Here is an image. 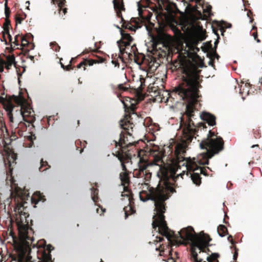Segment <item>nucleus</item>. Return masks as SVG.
<instances>
[{
    "label": "nucleus",
    "mask_w": 262,
    "mask_h": 262,
    "mask_svg": "<svg viewBox=\"0 0 262 262\" xmlns=\"http://www.w3.org/2000/svg\"><path fill=\"white\" fill-rule=\"evenodd\" d=\"M138 155L140 157L139 170L135 171V174L138 178H144L146 181H149L151 177V173L148 167L154 165H161L158 172L160 181L157 186L156 188L149 187L148 191L142 190L140 192L139 196L140 200L143 202L149 200L154 202V210L156 214L153 216L152 228L155 230L158 229L159 233L169 239L174 233L168 228L164 214L167 207L165 201L172 193L176 192L173 187V183L170 181L171 176H170L167 166H161L164 164L163 153L158 146L154 145L147 147L144 150H140Z\"/></svg>",
    "instance_id": "f257e3e1"
},
{
    "label": "nucleus",
    "mask_w": 262,
    "mask_h": 262,
    "mask_svg": "<svg viewBox=\"0 0 262 262\" xmlns=\"http://www.w3.org/2000/svg\"><path fill=\"white\" fill-rule=\"evenodd\" d=\"M196 45V42H190L178 45L176 49L178 53L177 60L174 61V64L176 67L181 69L183 75L182 82L174 88L173 92L186 103V110L181 117V122H184L186 119L189 127H196L194 135L199 136V133L202 130L206 131L207 127L203 122L196 126L192 120L195 112L199 111L198 107L201 105L199 103V98L201 97L199 89L202 88L201 83L202 81L200 75L201 71L198 70L196 64V59L199 57L197 52L200 50Z\"/></svg>",
    "instance_id": "f03ea898"
},
{
    "label": "nucleus",
    "mask_w": 262,
    "mask_h": 262,
    "mask_svg": "<svg viewBox=\"0 0 262 262\" xmlns=\"http://www.w3.org/2000/svg\"><path fill=\"white\" fill-rule=\"evenodd\" d=\"M28 196H23L16 193L14 197L15 207L14 211L17 213L16 216V223L18 232V238L13 237L14 248L17 253L19 261H22L27 255L28 259L30 258L31 245L34 240L31 234L33 229L30 227L32 225V220L29 219V214L26 206L28 203L25 201Z\"/></svg>",
    "instance_id": "7ed1b4c3"
},
{
    "label": "nucleus",
    "mask_w": 262,
    "mask_h": 262,
    "mask_svg": "<svg viewBox=\"0 0 262 262\" xmlns=\"http://www.w3.org/2000/svg\"><path fill=\"white\" fill-rule=\"evenodd\" d=\"M187 145L185 142L178 143L176 145L174 149V157L172 160L171 165L167 166L168 170L170 173V176H171L172 181L176 182V179L179 176L182 178L183 176L185 174V170H183L182 172L178 174L175 177V174L178 169H180L181 166H185L187 170V175H188V172L194 171L196 170H200V173L205 176H207V170L205 168L201 167L200 165H204V164H200L197 161L202 159L200 155L196 159L190 158H186L184 155L186 153Z\"/></svg>",
    "instance_id": "20e7f679"
},
{
    "label": "nucleus",
    "mask_w": 262,
    "mask_h": 262,
    "mask_svg": "<svg viewBox=\"0 0 262 262\" xmlns=\"http://www.w3.org/2000/svg\"><path fill=\"white\" fill-rule=\"evenodd\" d=\"M142 3L147 4L148 1L141 0V2L138 3V10L139 17H132L130 21L127 22L123 18L121 13L122 11L125 10L123 0H113L114 9L117 17L121 19L123 28L134 31L137 29L140 28L143 25L147 28L146 24L150 22V18L152 13L146 10L147 7L143 5Z\"/></svg>",
    "instance_id": "39448f33"
},
{
    "label": "nucleus",
    "mask_w": 262,
    "mask_h": 262,
    "mask_svg": "<svg viewBox=\"0 0 262 262\" xmlns=\"http://www.w3.org/2000/svg\"><path fill=\"white\" fill-rule=\"evenodd\" d=\"M200 147L201 149H205L206 151L200 154L203 159L199 160L197 162L200 164H208L209 159L224 150V141L217 134L209 130L207 138L200 143Z\"/></svg>",
    "instance_id": "423d86ee"
},
{
    "label": "nucleus",
    "mask_w": 262,
    "mask_h": 262,
    "mask_svg": "<svg viewBox=\"0 0 262 262\" xmlns=\"http://www.w3.org/2000/svg\"><path fill=\"white\" fill-rule=\"evenodd\" d=\"M180 236L186 244H189L190 246V250L194 249L196 251L198 248L199 253H208L210 251L208 246L211 238L208 234L204 232L196 234L191 226L183 228L179 232Z\"/></svg>",
    "instance_id": "0eeeda50"
},
{
    "label": "nucleus",
    "mask_w": 262,
    "mask_h": 262,
    "mask_svg": "<svg viewBox=\"0 0 262 262\" xmlns=\"http://www.w3.org/2000/svg\"><path fill=\"white\" fill-rule=\"evenodd\" d=\"M121 39L117 41V43L120 51L121 55L119 57L122 61L123 60L122 57L125 53L127 54L129 59L134 60V62L139 65H141L143 61V55L139 53L133 55L132 53H128L129 50L128 47L130 46V43L133 41V38L128 33H125L121 31Z\"/></svg>",
    "instance_id": "6e6552de"
},
{
    "label": "nucleus",
    "mask_w": 262,
    "mask_h": 262,
    "mask_svg": "<svg viewBox=\"0 0 262 262\" xmlns=\"http://www.w3.org/2000/svg\"><path fill=\"white\" fill-rule=\"evenodd\" d=\"M13 134H17L19 137L23 136L24 132L27 130V125L22 119L21 113L13 112L8 116Z\"/></svg>",
    "instance_id": "1a4fd4ad"
},
{
    "label": "nucleus",
    "mask_w": 262,
    "mask_h": 262,
    "mask_svg": "<svg viewBox=\"0 0 262 262\" xmlns=\"http://www.w3.org/2000/svg\"><path fill=\"white\" fill-rule=\"evenodd\" d=\"M24 101V98L19 96L13 95L8 98L0 97V102L3 104L4 109L7 112V116L14 111L15 107H14L15 104H20Z\"/></svg>",
    "instance_id": "9d476101"
},
{
    "label": "nucleus",
    "mask_w": 262,
    "mask_h": 262,
    "mask_svg": "<svg viewBox=\"0 0 262 262\" xmlns=\"http://www.w3.org/2000/svg\"><path fill=\"white\" fill-rule=\"evenodd\" d=\"M15 104V110L13 114H16L17 112L21 113L23 121L29 124L32 123L35 120L34 112L30 106H24L22 104Z\"/></svg>",
    "instance_id": "9b49d317"
},
{
    "label": "nucleus",
    "mask_w": 262,
    "mask_h": 262,
    "mask_svg": "<svg viewBox=\"0 0 262 262\" xmlns=\"http://www.w3.org/2000/svg\"><path fill=\"white\" fill-rule=\"evenodd\" d=\"M122 196H126L129 202L128 206L124 207L123 210L125 213V218L134 213L136 210L134 207L133 194L132 191L127 188V186H124V191L122 193Z\"/></svg>",
    "instance_id": "f8f14e48"
},
{
    "label": "nucleus",
    "mask_w": 262,
    "mask_h": 262,
    "mask_svg": "<svg viewBox=\"0 0 262 262\" xmlns=\"http://www.w3.org/2000/svg\"><path fill=\"white\" fill-rule=\"evenodd\" d=\"M127 136H129L127 133L122 132L120 134V138L118 142L114 140V142L115 144V147H117L119 146V150L118 151L120 152L128 153L127 148L134 145L135 143L133 141H130L128 139Z\"/></svg>",
    "instance_id": "ddd939ff"
},
{
    "label": "nucleus",
    "mask_w": 262,
    "mask_h": 262,
    "mask_svg": "<svg viewBox=\"0 0 262 262\" xmlns=\"http://www.w3.org/2000/svg\"><path fill=\"white\" fill-rule=\"evenodd\" d=\"M132 117L130 114H126L124 118L120 121V125L121 127L127 133L129 137L132 136L131 133L129 130L130 129L133 131L134 126V124L131 122Z\"/></svg>",
    "instance_id": "4468645a"
},
{
    "label": "nucleus",
    "mask_w": 262,
    "mask_h": 262,
    "mask_svg": "<svg viewBox=\"0 0 262 262\" xmlns=\"http://www.w3.org/2000/svg\"><path fill=\"white\" fill-rule=\"evenodd\" d=\"M125 111L128 114L134 113L136 109V101L130 97H125L122 101Z\"/></svg>",
    "instance_id": "2eb2a0df"
},
{
    "label": "nucleus",
    "mask_w": 262,
    "mask_h": 262,
    "mask_svg": "<svg viewBox=\"0 0 262 262\" xmlns=\"http://www.w3.org/2000/svg\"><path fill=\"white\" fill-rule=\"evenodd\" d=\"M115 156L118 158L120 162L123 172H128L127 168L125 166V163H127L131 161L132 155L129 153H122L119 151H117L116 154H114Z\"/></svg>",
    "instance_id": "dca6fc26"
},
{
    "label": "nucleus",
    "mask_w": 262,
    "mask_h": 262,
    "mask_svg": "<svg viewBox=\"0 0 262 262\" xmlns=\"http://www.w3.org/2000/svg\"><path fill=\"white\" fill-rule=\"evenodd\" d=\"M200 117L202 120L210 126H214L216 124L215 116L209 113L203 112L201 114Z\"/></svg>",
    "instance_id": "f3484780"
},
{
    "label": "nucleus",
    "mask_w": 262,
    "mask_h": 262,
    "mask_svg": "<svg viewBox=\"0 0 262 262\" xmlns=\"http://www.w3.org/2000/svg\"><path fill=\"white\" fill-rule=\"evenodd\" d=\"M104 61V59L103 58H100L99 60H95V59H84L77 66V69H80L81 67L83 68V70H86V67L89 66H93L94 63H102Z\"/></svg>",
    "instance_id": "a211bd4d"
},
{
    "label": "nucleus",
    "mask_w": 262,
    "mask_h": 262,
    "mask_svg": "<svg viewBox=\"0 0 262 262\" xmlns=\"http://www.w3.org/2000/svg\"><path fill=\"white\" fill-rule=\"evenodd\" d=\"M66 2V0L52 1V3L53 4H55L56 3L57 4L59 14H61V13H62L63 15H65L67 13V8H64Z\"/></svg>",
    "instance_id": "6ab92c4d"
},
{
    "label": "nucleus",
    "mask_w": 262,
    "mask_h": 262,
    "mask_svg": "<svg viewBox=\"0 0 262 262\" xmlns=\"http://www.w3.org/2000/svg\"><path fill=\"white\" fill-rule=\"evenodd\" d=\"M31 200L32 203L36 205L39 201L43 202L46 200V199L42 193H40L39 191H36L34 192Z\"/></svg>",
    "instance_id": "aec40b11"
},
{
    "label": "nucleus",
    "mask_w": 262,
    "mask_h": 262,
    "mask_svg": "<svg viewBox=\"0 0 262 262\" xmlns=\"http://www.w3.org/2000/svg\"><path fill=\"white\" fill-rule=\"evenodd\" d=\"M27 17L26 14L22 10H19L17 12L15 15V20L16 24V27L18 24H21L23 20H24Z\"/></svg>",
    "instance_id": "412c9836"
},
{
    "label": "nucleus",
    "mask_w": 262,
    "mask_h": 262,
    "mask_svg": "<svg viewBox=\"0 0 262 262\" xmlns=\"http://www.w3.org/2000/svg\"><path fill=\"white\" fill-rule=\"evenodd\" d=\"M121 184L123 186H127L129 184V177L128 172H122L120 174Z\"/></svg>",
    "instance_id": "4be33fe9"
},
{
    "label": "nucleus",
    "mask_w": 262,
    "mask_h": 262,
    "mask_svg": "<svg viewBox=\"0 0 262 262\" xmlns=\"http://www.w3.org/2000/svg\"><path fill=\"white\" fill-rule=\"evenodd\" d=\"M15 63V56L14 55L6 56V69L9 70L12 66Z\"/></svg>",
    "instance_id": "5701e85b"
},
{
    "label": "nucleus",
    "mask_w": 262,
    "mask_h": 262,
    "mask_svg": "<svg viewBox=\"0 0 262 262\" xmlns=\"http://www.w3.org/2000/svg\"><path fill=\"white\" fill-rule=\"evenodd\" d=\"M191 179L194 184L200 186L201 184V178L199 172H193L190 175Z\"/></svg>",
    "instance_id": "b1692460"
},
{
    "label": "nucleus",
    "mask_w": 262,
    "mask_h": 262,
    "mask_svg": "<svg viewBox=\"0 0 262 262\" xmlns=\"http://www.w3.org/2000/svg\"><path fill=\"white\" fill-rule=\"evenodd\" d=\"M217 232L221 236H225L228 234V230L226 227L223 225H220L217 228Z\"/></svg>",
    "instance_id": "393cba45"
},
{
    "label": "nucleus",
    "mask_w": 262,
    "mask_h": 262,
    "mask_svg": "<svg viewBox=\"0 0 262 262\" xmlns=\"http://www.w3.org/2000/svg\"><path fill=\"white\" fill-rule=\"evenodd\" d=\"M191 253V259L193 262H203L202 258H198V254L196 251H195L194 249L190 250Z\"/></svg>",
    "instance_id": "a878e982"
},
{
    "label": "nucleus",
    "mask_w": 262,
    "mask_h": 262,
    "mask_svg": "<svg viewBox=\"0 0 262 262\" xmlns=\"http://www.w3.org/2000/svg\"><path fill=\"white\" fill-rule=\"evenodd\" d=\"M219 256L220 255L218 253H213L207 257V260L208 262H219L217 259Z\"/></svg>",
    "instance_id": "bb28decb"
},
{
    "label": "nucleus",
    "mask_w": 262,
    "mask_h": 262,
    "mask_svg": "<svg viewBox=\"0 0 262 262\" xmlns=\"http://www.w3.org/2000/svg\"><path fill=\"white\" fill-rule=\"evenodd\" d=\"M50 168V166L48 164L46 161H43L42 159L40 160V166L39 168L40 171H43Z\"/></svg>",
    "instance_id": "cd10ccee"
},
{
    "label": "nucleus",
    "mask_w": 262,
    "mask_h": 262,
    "mask_svg": "<svg viewBox=\"0 0 262 262\" xmlns=\"http://www.w3.org/2000/svg\"><path fill=\"white\" fill-rule=\"evenodd\" d=\"M251 35L253 36L254 39L257 42H260V40L258 38L257 32V27L255 24L253 25L252 30L251 31Z\"/></svg>",
    "instance_id": "c85d7f7f"
},
{
    "label": "nucleus",
    "mask_w": 262,
    "mask_h": 262,
    "mask_svg": "<svg viewBox=\"0 0 262 262\" xmlns=\"http://www.w3.org/2000/svg\"><path fill=\"white\" fill-rule=\"evenodd\" d=\"M10 28H11V21L9 18H6L5 22L3 25L4 31L8 32Z\"/></svg>",
    "instance_id": "c756f323"
},
{
    "label": "nucleus",
    "mask_w": 262,
    "mask_h": 262,
    "mask_svg": "<svg viewBox=\"0 0 262 262\" xmlns=\"http://www.w3.org/2000/svg\"><path fill=\"white\" fill-rule=\"evenodd\" d=\"M20 47L23 48L28 46L30 43L29 40L27 39L26 37H23L22 36L20 37Z\"/></svg>",
    "instance_id": "7c9ffc66"
},
{
    "label": "nucleus",
    "mask_w": 262,
    "mask_h": 262,
    "mask_svg": "<svg viewBox=\"0 0 262 262\" xmlns=\"http://www.w3.org/2000/svg\"><path fill=\"white\" fill-rule=\"evenodd\" d=\"M253 134L255 139H259L261 137V133L259 127L254 128Z\"/></svg>",
    "instance_id": "2f4dec72"
},
{
    "label": "nucleus",
    "mask_w": 262,
    "mask_h": 262,
    "mask_svg": "<svg viewBox=\"0 0 262 262\" xmlns=\"http://www.w3.org/2000/svg\"><path fill=\"white\" fill-rule=\"evenodd\" d=\"M62 60V58L60 59V63L61 65V68L65 71H70L71 70H73L75 67L72 66V64L70 63L67 66H64L61 62V60Z\"/></svg>",
    "instance_id": "473e14b6"
},
{
    "label": "nucleus",
    "mask_w": 262,
    "mask_h": 262,
    "mask_svg": "<svg viewBox=\"0 0 262 262\" xmlns=\"http://www.w3.org/2000/svg\"><path fill=\"white\" fill-rule=\"evenodd\" d=\"M11 11L9 8L8 7V2L6 1L5 3V14L6 18H9L10 15Z\"/></svg>",
    "instance_id": "72a5a7b5"
},
{
    "label": "nucleus",
    "mask_w": 262,
    "mask_h": 262,
    "mask_svg": "<svg viewBox=\"0 0 262 262\" xmlns=\"http://www.w3.org/2000/svg\"><path fill=\"white\" fill-rule=\"evenodd\" d=\"M169 4L170 2L169 0H161L160 2H159V5L162 4L163 8L167 10H168Z\"/></svg>",
    "instance_id": "f704fd0d"
},
{
    "label": "nucleus",
    "mask_w": 262,
    "mask_h": 262,
    "mask_svg": "<svg viewBox=\"0 0 262 262\" xmlns=\"http://www.w3.org/2000/svg\"><path fill=\"white\" fill-rule=\"evenodd\" d=\"M50 46L56 52H58L60 49V46L55 41L51 42Z\"/></svg>",
    "instance_id": "c9c22d12"
},
{
    "label": "nucleus",
    "mask_w": 262,
    "mask_h": 262,
    "mask_svg": "<svg viewBox=\"0 0 262 262\" xmlns=\"http://www.w3.org/2000/svg\"><path fill=\"white\" fill-rule=\"evenodd\" d=\"M211 9H212L211 6L210 5H209L206 7L205 9L204 10V13H206L205 15H207V17L211 16Z\"/></svg>",
    "instance_id": "e433bc0d"
},
{
    "label": "nucleus",
    "mask_w": 262,
    "mask_h": 262,
    "mask_svg": "<svg viewBox=\"0 0 262 262\" xmlns=\"http://www.w3.org/2000/svg\"><path fill=\"white\" fill-rule=\"evenodd\" d=\"M92 189L93 190V196H92V199L94 202H96L98 199V189L92 188Z\"/></svg>",
    "instance_id": "4c0bfd02"
},
{
    "label": "nucleus",
    "mask_w": 262,
    "mask_h": 262,
    "mask_svg": "<svg viewBox=\"0 0 262 262\" xmlns=\"http://www.w3.org/2000/svg\"><path fill=\"white\" fill-rule=\"evenodd\" d=\"M20 37H21V35L19 34H17L15 35L14 37V41L13 42V43L16 46H19V40H20Z\"/></svg>",
    "instance_id": "58836bf2"
},
{
    "label": "nucleus",
    "mask_w": 262,
    "mask_h": 262,
    "mask_svg": "<svg viewBox=\"0 0 262 262\" xmlns=\"http://www.w3.org/2000/svg\"><path fill=\"white\" fill-rule=\"evenodd\" d=\"M129 51V53H132L133 55H135L139 53L138 52V49L135 45L132 46Z\"/></svg>",
    "instance_id": "ea45409f"
},
{
    "label": "nucleus",
    "mask_w": 262,
    "mask_h": 262,
    "mask_svg": "<svg viewBox=\"0 0 262 262\" xmlns=\"http://www.w3.org/2000/svg\"><path fill=\"white\" fill-rule=\"evenodd\" d=\"M7 35L9 41H10L11 42H12V37L11 35L10 34L9 30L8 31V32L4 31L3 37H4V39H5V35Z\"/></svg>",
    "instance_id": "a19ab883"
},
{
    "label": "nucleus",
    "mask_w": 262,
    "mask_h": 262,
    "mask_svg": "<svg viewBox=\"0 0 262 262\" xmlns=\"http://www.w3.org/2000/svg\"><path fill=\"white\" fill-rule=\"evenodd\" d=\"M118 88L120 91H127L128 90V88L124 86L123 84H120L118 86Z\"/></svg>",
    "instance_id": "79ce46f5"
},
{
    "label": "nucleus",
    "mask_w": 262,
    "mask_h": 262,
    "mask_svg": "<svg viewBox=\"0 0 262 262\" xmlns=\"http://www.w3.org/2000/svg\"><path fill=\"white\" fill-rule=\"evenodd\" d=\"M43 257L47 262H50L51 260V255L50 254H45L43 255Z\"/></svg>",
    "instance_id": "37998d69"
},
{
    "label": "nucleus",
    "mask_w": 262,
    "mask_h": 262,
    "mask_svg": "<svg viewBox=\"0 0 262 262\" xmlns=\"http://www.w3.org/2000/svg\"><path fill=\"white\" fill-rule=\"evenodd\" d=\"M234 248L235 251L233 253V258L234 260H236L238 256V249L235 246H234Z\"/></svg>",
    "instance_id": "c03bdc74"
},
{
    "label": "nucleus",
    "mask_w": 262,
    "mask_h": 262,
    "mask_svg": "<svg viewBox=\"0 0 262 262\" xmlns=\"http://www.w3.org/2000/svg\"><path fill=\"white\" fill-rule=\"evenodd\" d=\"M247 15L248 17H249V18H250V22L251 23H252L254 20V19L252 17V12L250 10H249L247 12Z\"/></svg>",
    "instance_id": "a18cd8bd"
},
{
    "label": "nucleus",
    "mask_w": 262,
    "mask_h": 262,
    "mask_svg": "<svg viewBox=\"0 0 262 262\" xmlns=\"http://www.w3.org/2000/svg\"><path fill=\"white\" fill-rule=\"evenodd\" d=\"M209 55L211 56V57H212V59H213L214 58H216L217 59H219L220 58V56L216 53L215 51L211 53Z\"/></svg>",
    "instance_id": "49530a36"
},
{
    "label": "nucleus",
    "mask_w": 262,
    "mask_h": 262,
    "mask_svg": "<svg viewBox=\"0 0 262 262\" xmlns=\"http://www.w3.org/2000/svg\"><path fill=\"white\" fill-rule=\"evenodd\" d=\"M164 247L162 245H161L159 247L156 248V249L157 251H159L160 252V255H162V253L164 252Z\"/></svg>",
    "instance_id": "de8ad7c7"
},
{
    "label": "nucleus",
    "mask_w": 262,
    "mask_h": 262,
    "mask_svg": "<svg viewBox=\"0 0 262 262\" xmlns=\"http://www.w3.org/2000/svg\"><path fill=\"white\" fill-rule=\"evenodd\" d=\"M24 37H25L30 41L31 40L33 39V36L31 33H27L25 36Z\"/></svg>",
    "instance_id": "09e8293b"
},
{
    "label": "nucleus",
    "mask_w": 262,
    "mask_h": 262,
    "mask_svg": "<svg viewBox=\"0 0 262 262\" xmlns=\"http://www.w3.org/2000/svg\"><path fill=\"white\" fill-rule=\"evenodd\" d=\"M112 63L115 65V67H119V63L118 61V59H113L112 61Z\"/></svg>",
    "instance_id": "8fccbe9b"
},
{
    "label": "nucleus",
    "mask_w": 262,
    "mask_h": 262,
    "mask_svg": "<svg viewBox=\"0 0 262 262\" xmlns=\"http://www.w3.org/2000/svg\"><path fill=\"white\" fill-rule=\"evenodd\" d=\"M228 240L231 243L232 245H234L235 242H234V241L233 239V238H232V236L230 235L228 237Z\"/></svg>",
    "instance_id": "3c124183"
},
{
    "label": "nucleus",
    "mask_w": 262,
    "mask_h": 262,
    "mask_svg": "<svg viewBox=\"0 0 262 262\" xmlns=\"http://www.w3.org/2000/svg\"><path fill=\"white\" fill-rule=\"evenodd\" d=\"M145 121H146L147 125H149L151 124L152 119L149 117L146 119Z\"/></svg>",
    "instance_id": "603ef678"
},
{
    "label": "nucleus",
    "mask_w": 262,
    "mask_h": 262,
    "mask_svg": "<svg viewBox=\"0 0 262 262\" xmlns=\"http://www.w3.org/2000/svg\"><path fill=\"white\" fill-rule=\"evenodd\" d=\"M93 51V50L91 48H89V49H85L83 52L82 53V54L84 55L85 54L88 53L89 52Z\"/></svg>",
    "instance_id": "864d4df0"
},
{
    "label": "nucleus",
    "mask_w": 262,
    "mask_h": 262,
    "mask_svg": "<svg viewBox=\"0 0 262 262\" xmlns=\"http://www.w3.org/2000/svg\"><path fill=\"white\" fill-rule=\"evenodd\" d=\"M167 262H178L177 259H174L172 257L169 258Z\"/></svg>",
    "instance_id": "5fc2aeb1"
},
{
    "label": "nucleus",
    "mask_w": 262,
    "mask_h": 262,
    "mask_svg": "<svg viewBox=\"0 0 262 262\" xmlns=\"http://www.w3.org/2000/svg\"><path fill=\"white\" fill-rule=\"evenodd\" d=\"M4 129H5V130H7V128H6V126L5 125V123H2V126H1V130L4 132Z\"/></svg>",
    "instance_id": "6e6d98bb"
},
{
    "label": "nucleus",
    "mask_w": 262,
    "mask_h": 262,
    "mask_svg": "<svg viewBox=\"0 0 262 262\" xmlns=\"http://www.w3.org/2000/svg\"><path fill=\"white\" fill-rule=\"evenodd\" d=\"M210 58L211 60L209 61V64L210 65H211L212 66H214V60H213V59H212V57H211L210 56Z\"/></svg>",
    "instance_id": "4d7b16f0"
},
{
    "label": "nucleus",
    "mask_w": 262,
    "mask_h": 262,
    "mask_svg": "<svg viewBox=\"0 0 262 262\" xmlns=\"http://www.w3.org/2000/svg\"><path fill=\"white\" fill-rule=\"evenodd\" d=\"M22 51L24 52V55H27L28 54V53L29 52V49L24 50V49H22Z\"/></svg>",
    "instance_id": "13d9d810"
},
{
    "label": "nucleus",
    "mask_w": 262,
    "mask_h": 262,
    "mask_svg": "<svg viewBox=\"0 0 262 262\" xmlns=\"http://www.w3.org/2000/svg\"><path fill=\"white\" fill-rule=\"evenodd\" d=\"M121 55V54L120 53V54L118 55V57H117V55L116 54L115 56L114 55H112V59H118V58H120V57H119V55Z\"/></svg>",
    "instance_id": "bf43d9fd"
},
{
    "label": "nucleus",
    "mask_w": 262,
    "mask_h": 262,
    "mask_svg": "<svg viewBox=\"0 0 262 262\" xmlns=\"http://www.w3.org/2000/svg\"><path fill=\"white\" fill-rule=\"evenodd\" d=\"M75 61H76V58H72L71 59L70 61V63L72 64L73 63H75Z\"/></svg>",
    "instance_id": "052dcab7"
},
{
    "label": "nucleus",
    "mask_w": 262,
    "mask_h": 262,
    "mask_svg": "<svg viewBox=\"0 0 262 262\" xmlns=\"http://www.w3.org/2000/svg\"><path fill=\"white\" fill-rule=\"evenodd\" d=\"M28 58H29L32 61L34 62V57L31 55H28Z\"/></svg>",
    "instance_id": "680f3d73"
},
{
    "label": "nucleus",
    "mask_w": 262,
    "mask_h": 262,
    "mask_svg": "<svg viewBox=\"0 0 262 262\" xmlns=\"http://www.w3.org/2000/svg\"><path fill=\"white\" fill-rule=\"evenodd\" d=\"M4 66L0 67V73H2L4 71Z\"/></svg>",
    "instance_id": "e2e57ef3"
},
{
    "label": "nucleus",
    "mask_w": 262,
    "mask_h": 262,
    "mask_svg": "<svg viewBox=\"0 0 262 262\" xmlns=\"http://www.w3.org/2000/svg\"><path fill=\"white\" fill-rule=\"evenodd\" d=\"M157 238H158V237H157ZM158 238L159 242H161L163 240H164L163 238L162 237H159Z\"/></svg>",
    "instance_id": "0e129e2a"
},
{
    "label": "nucleus",
    "mask_w": 262,
    "mask_h": 262,
    "mask_svg": "<svg viewBox=\"0 0 262 262\" xmlns=\"http://www.w3.org/2000/svg\"><path fill=\"white\" fill-rule=\"evenodd\" d=\"M79 143H81V141H79V140L76 141V142H75V144L76 145H78Z\"/></svg>",
    "instance_id": "69168bd1"
},
{
    "label": "nucleus",
    "mask_w": 262,
    "mask_h": 262,
    "mask_svg": "<svg viewBox=\"0 0 262 262\" xmlns=\"http://www.w3.org/2000/svg\"><path fill=\"white\" fill-rule=\"evenodd\" d=\"M256 146H257V147H258V144L253 145H252V146H251V147H252V148H253V147H256Z\"/></svg>",
    "instance_id": "338daca9"
},
{
    "label": "nucleus",
    "mask_w": 262,
    "mask_h": 262,
    "mask_svg": "<svg viewBox=\"0 0 262 262\" xmlns=\"http://www.w3.org/2000/svg\"><path fill=\"white\" fill-rule=\"evenodd\" d=\"M79 150V152L81 154L83 151V149L80 148Z\"/></svg>",
    "instance_id": "774afa93"
}]
</instances>
